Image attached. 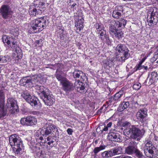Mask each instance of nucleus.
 <instances>
[{
	"label": "nucleus",
	"instance_id": "nucleus-51",
	"mask_svg": "<svg viewBox=\"0 0 158 158\" xmlns=\"http://www.w3.org/2000/svg\"><path fill=\"white\" fill-rule=\"evenodd\" d=\"M67 131L69 135H72L73 131V130L71 128H68L67 130Z\"/></svg>",
	"mask_w": 158,
	"mask_h": 158
},
{
	"label": "nucleus",
	"instance_id": "nucleus-20",
	"mask_svg": "<svg viewBox=\"0 0 158 158\" xmlns=\"http://www.w3.org/2000/svg\"><path fill=\"white\" fill-rule=\"evenodd\" d=\"M116 24V21L115 20H111L110 22V26L109 27V30L110 33L112 35H114L118 30L116 28L117 26Z\"/></svg>",
	"mask_w": 158,
	"mask_h": 158
},
{
	"label": "nucleus",
	"instance_id": "nucleus-25",
	"mask_svg": "<svg viewBox=\"0 0 158 158\" xmlns=\"http://www.w3.org/2000/svg\"><path fill=\"white\" fill-rule=\"evenodd\" d=\"M100 34L99 38L100 39L104 41L105 39L106 40V41L107 42H108L109 40V37L108 35L106 34V32L105 30H103L101 32L98 33Z\"/></svg>",
	"mask_w": 158,
	"mask_h": 158
},
{
	"label": "nucleus",
	"instance_id": "nucleus-55",
	"mask_svg": "<svg viewBox=\"0 0 158 158\" xmlns=\"http://www.w3.org/2000/svg\"><path fill=\"white\" fill-rule=\"evenodd\" d=\"M42 42L41 40H37L35 41V43L37 44L39 46H41L42 45L41 42Z\"/></svg>",
	"mask_w": 158,
	"mask_h": 158
},
{
	"label": "nucleus",
	"instance_id": "nucleus-22",
	"mask_svg": "<svg viewBox=\"0 0 158 158\" xmlns=\"http://www.w3.org/2000/svg\"><path fill=\"white\" fill-rule=\"evenodd\" d=\"M29 12L30 15L32 17L40 15L42 13V10H40L39 8L31 7L29 8Z\"/></svg>",
	"mask_w": 158,
	"mask_h": 158
},
{
	"label": "nucleus",
	"instance_id": "nucleus-29",
	"mask_svg": "<svg viewBox=\"0 0 158 158\" xmlns=\"http://www.w3.org/2000/svg\"><path fill=\"white\" fill-rule=\"evenodd\" d=\"M105 148L106 146L104 145H100L99 147L95 148L93 150L94 155L95 156H96L98 152L100 151L105 149Z\"/></svg>",
	"mask_w": 158,
	"mask_h": 158
},
{
	"label": "nucleus",
	"instance_id": "nucleus-24",
	"mask_svg": "<svg viewBox=\"0 0 158 158\" xmlns=\"http://www.w3.org/2000/svg\"><path fill=\"white\" fill-rule=\"evenodd\" d=\"M62 72L60 71L58 69H57L55 74V77L58 81H60V84L63 82V81H63L67 79L62 75Z\"/></svg>",
	"mask_w": 158,
	"mask_h": 158
},
{
	"label": "nucleus",
	"instance_id": "nucleus-16",
	"mask_svg": "<svg viewBox=\"0 0 158 158\" xmlns=\"http://www.w3.org/2000/svg\"><path fill=\"white\" fill-rule=\"evenodd\" d=\"M20 82L22 85L26 87L33 86V81L29 77H24L20 80Z\"/></svg>",
	"mask_w": 158,
	"mask_h": 158
},
{
	"label": "nucleus",
	"instance_id": "nucleus-35",
	"mask_svg": "<svg viewBox=\"0 0 158 158\" xmlns=\"http://www.w3.org/2000/svg\"><path fill=\"white\" fill-rule=\"evenodd\" d=\"M123 95V92L122 91H119L114 95L113 99L115 101L118 100Z\"/></svg>",
	"mask_w": 158,
	"mask_h": 158
},
{
	"label": "nucleus",
	"instance_id": "nucleus-4",
	"mask_svg": "<svg viewBox=\"0 0 158 158\" xmlns=\"http://www.w3.org/2000/svg\"><path fill=\"white\" fill-rule=\"evenodd\" d=\"M115 50L119 53V56L117 58L119 61L124 62L129 57V50L125 45L121 44H118L116 47Z\"/></svg>",
	"mask_w": 158,
	"mask_h": 158
},
{
	"label": "nucleus",
	"instance_id": "nucleus-15",
	"mask_svg": "<svg viewBox=\"0 0 158 158\" xmlns=\"http://www.w3.org/2000/svg\"><path fill=\"white\" fill-rule=\"evenodd\" d=\"M132 135H131V137L133 139L132 140L135 139L138 137H141L144 134V131L143 130H140L134 126H132V129H131Z\"/></svg>",
	"mask_w": 158,
	"mask_h": 158
},
{
	"label": "nucleus",
	"instance_id": "nucleus-62",
	"mask_svg": "<svg viewBox=\"0 0 158 158\" xmlns=\"http://www.w3.org/2000/svg\"><path fill=\"white\" fill-rule=\"evenodd\" d=\"M143 68L144 69L146 70H147L148 69V67L147 66L143 65Z\"/></svg>",
	"mask_w": 158,
	"mask_h": 158
},
{
	"label": "nucleus",
	"instance_id": "nucleus-6",
	"mask_svg": "<svg viewBox=\"0 0 158 158\" xmlns=\"http://www.w3.org/2000/svg\"><path fill=\"white\" fill-rule=\"evenodd\" d=\"M157 10L156 8L151 9L148 12L147 18V22L150 26L156 25L158 22V17L157 15Z\"/></svg>",
	"mask_w": 158,
	"mask_h": 158
},
{
	"label": "nucleus",
	"instance_id": "nucleus-33",
	"mask_svg": "<svg viewBox=\"0 0 158 158\" xmlns=\"http://www.w3.org/2000/svg\"><path fill=\"white\" fill-rule=\"evenodd\" d=\"M115 37L118 40L121 39L123 37V33L121 30H118L114 34Z\"/></svg>",
	"mask_w": 158,
	"mask_h": 158
},
{
	"label": "nucleus",
	"instance_id": "nucleus-34",
	"mask_svg": "<svg viewBox=\"0 0 158 158\" xmlns=\"http://www.w3.org/2000/svg\"><path fill=\"white\" fill-rule=\"evenodd\" d=\"M83 23L81 19H80L78 20L75 24V27L77 28V29H78L79 31H81L83 27Z\"/></svg>",
	"mask_w": 158,
	"mask_h": 158
},
{
	"label": "nucleus",
	"instance_id": "nucleus-1",
	"mask_svg": "<svg viewBox=\"0 0 158 158\" xmlns=\"http://www.w3.org/2000/svg\"><path fill=\"white\" fill-rule=\"evenodd\" d=\"M61 83L63 87V90L66 92L71 91L73 90L74 87L77 91L81 94H84L86 92L87 90L85 89L82 82H76L73 86V83L69 81L67 79L63 81Z\"/></svg>",
	"mask_w": 158,
	"mask_h": 158
},
{
	"label": "nucleus",
	"instance_id": "nucleus-26",
	"mask_svg": "<svg viewBox=\"0 0 158 158\" xmlns=\"http://www.w3.org/2000/svg\"><path fill=\"white\" fill-rule=\"evenodd\" d=\"M151 76L149 79V84H151L154 82L156 79L157 80L158 79H157L158 76L157 72L155 71L152 72L151 73Z\"/></svg>",
	"mask_w": 158,
	"mask_h": 158
},
{
	"label": "nucleus",
	"instance_id": "nucleus-56",
	"mask_svg": "<svg viewBox=\"0 0 158 158\" xmlns=\"http://www.w3.org/2000/svg\"><path fill=\"white\" fill-rule=\"evenodd\" d=\"M148 56V55L147 56H145L139 62L143 63L145 61V60L147 58Z\"/></svg>",
	"mask_w": 158,
	"mask_h": 158
},
{
	"label": "nucleus",
	"instance_id": "nucleus-43",
	"mask_svg": "<svg viewBox=\"0 0 158 158\" xmlns=\"http://www.w3.org/2000/svg\"><path fill=\"white\" fill-rule=\"evenodd\" d=\"M7 109H0V118L6 115L7 113Z\"/></svg>",
	"mask_w": 158,
	"mask_h": 158
},
{
	"label": "nucleus",
	"instance_id": "nucleus-52",
	"mask_svg": "<svg viewBox=\"0 0 158 158\" xmlns=\"http://www.w3.org/2000/svg\"><path fill=\"white\" fill-rule=\"evenodd\" d=\"M37 132H38V131ZM38 135H37H37H36V134H35L36 136L37 137H38L39 138H37L38 139H40L41 140H42V139H43V138L42 137V136L43 135L42 134H41L40 132H39V133L38 134Z\"/></svg>",
	"mask_w": 158,
	"mask_h": 158
},
{
	"label": "nucleus",
	"instance_id": "nucleus-32",
	"mask_svg": "<svg viewBox=\"0 0 158 158\" xmlns=\"http://www.w3.org/2000/svg\"><path fill=\"white\" fill-rule=\"evenodd\" d=\"M10 60V57L8 55L0 56V63H6Z\"/></svg>",
	"mask_w": 158,
	"mask_h": 158
},
{
	"label": "nucleus",
	"instance_id": "nucleus-64",
	"mask_svg": "<svg viewBox=\"0 0 158 158\" xmlns=\"http://www.w3.org/2000/svg\"><path fill=\"white\" fill-rule=\"evenodd\" d=\"M38 114V112L36 111L35 112H32V113L31 114Z\"/></svg>",
	"mask_w": 158,
	"mask_h": 158
},
{
	"label": "nucleus",
	"instance_id": "nucleus-9",
	"mask_svg": "<svg viewBox=\"0 0 158 158\" xmlns=\"http://www.w3.org/2000/svg\"><path fill=\"white\" fill-rule=\"evenodd\" d=\"M12 11L10 6L7 5H3L0 8V15L4 19H8L10 18Z\"/></svg>",
	"mask_w": 158,
	"mask_h": 158
},
{
	"label": "nucleus",
	"instance_id": "nucleus-2",
	"mask_svg": "<svg viewBox=\"0 0 158 158\" xmlns=\"http://www.w3.org/2000/svg\"><path fill=\"white\" fill-rule=\"evenodd\" d=\"M47 18L45 16L41 17L33 20L31 27L34 33H38L43 30L47 26Z\"/></svg>",
	"mask_w": 158,
	"mask_h": 158
},
{
	"label": "nucleus",
	"instance_id": "nucleus-38",
	"mask_svg": "<svg viewBox=\"0 0 158 158\" xmlns=\"http://www.w3.org/2000/svg\"><path fill=\"white\" fill-rule=\"evenodd\" d=\"M95 26L97 31L99 32L102 31L103 30H104L103 29V26L101 23H96Z\"/></svg>",
	"mask_w": 158,
	"mask_h": 158
},
{
	"label": "nucleus",
	"instance_id": "nucleus-40",
	"mask_svg": "<svg viewBox=\"0 0 158 158\" xmlns=\"http://www.w3.org/2000/svg\"><path fill=\"white\" fill-rule=\"evenodd\" d=\"M134 153H135L136 156L138 158H139L142 155H143L142 152H141L137 148V146H136L135 149Z\"/></svg>",
	"mask_w": 158,
	"mask_h": 158
},
{
	"label": "nucleus",
	"instance_id": "nucleus-50",
	"mask_svg": "<svg viewBox=\"0 0 158 158\" xmlns=\"http://www.w3.org/2000/svg\"><path fill=\"white\" fill-rule=\"evenodd\" d=\"M58 36H59L60 37V40H63L66 37V36L64 33V32L62 34L59 35Z\"/></svg>",
	"mask_w": 158,
	"mask_h": 158
},
{
	"label": "nucleus",
	"instance_id": "nucleus-48",
	"mask_svg": "<svg viewBox=\"0 0 158 158\" xmlns=\"http://www.w3.org/2000/svg\"><path fill=\"white\" fill-rule=\"evenodd\" d=\"M158 58V56L154 54V56L152 57L150 61L152 63H153L154 61H155Z\"/></svg>",
	"mask_w": 158,
	"mask_h": 158
},
{
	"label": "nucleus",
	"instance_id": "nucleus-41",
	"mask_svg": "<svg viewBox=\"0 0 158 158\" xmlns=\"http://www.w3.org/2000/svg\"><path fill=\"white\" fill-rule=\"evenodd\" d=\"M142 63L139 62V63L136 65L134 69L136 71L137 70H140L142 69L143 68V66L142 65Z\"/></svg>",
	"mask_w": 158,
	"mask_h": 158
},
{
	"label": "nucleus",
	"instance_id": "nucleus-7",
	"mask_svg": "<svg viewBox=\"0 0 158 158\" xmlns=\"http://www.w3.org/2000/svg\"><path fill=\"white\" fill-rule=\"evenodd\" d=\"M52 131L53 132L58 131L57 129L56 128V126L52 124H47L45 127L42 128L40 130L38 131V132L36 133V135L37 136L38 134L40 132L43 136H47Z\"/></svg>",
	"mask_w": 158,
	"mask_h": 158
},
{
	"label": "nucleus",
	"instance_id": "nucleus-21",
	"mask_svg": "<svg viewBox=\"0 0 158 158\" xmlns=\"http://www.w3.org/2000/svg\"><path fill=\"white\" fill-rule=\"evenodd\" d=\"M141 112H138L136 114V117L142 123L144 121V116L143 114L145 115L147 114V109H140Z\"/></svg>",
	"mask_w": 158,
	"mask_h": 158
},
{
	"label": "nucleus",
	"instance_id": "nucleus-11",
	"mask_svg": "<svg viewBox=\"0 0 158 158\" xmlns=\"http://www.w3.org/2000/svg\"><path fill=\"white\" fill-rule=\"evenodd\" d=\"M37 120L35 118L31 116H27L26 118H22L20 120L21 123L23 125L27 126L33 125L36 124Z\"/></svg>",
	"mask_w": 158,
	"mask_h": 158
},
{
	"label": "nucleus",
	"instance_id": "nucleus-58",
	"mask_svg": "<svg viewBox=\"0 0 158 158\" xmlns=\"http://www.w3.org/2000/svg\"><path fill=\"white\" fill-rule=\"evenodd\" d=\"M112 123L111 122H109L106 125V127L109 128L111 127L112 125Z\"/></svg>",
	"mask_w": 158,
	"mask_h": 158
},
{
	"label": "nucleus",
	"instance_id": "nucleus-54",
	"mask_svg": "<svg viewBox=\"0 0 158 158\" xmlns=\"http://www.w3.org/2000/svg\"><path fill=\"white\" fill-rule=\"evenodd\" d=\"M26 110V109H21L20 112H21V113L22 114H28V112Z\"/></svg>",
	"mask_w": 158,
	"mask_h": 158
},
{
	"label": "nucleus",
	"instance_id": "nucleus-12",
	"mask_svg": "<svg viewBox=\"0 0 158 158\" xmlns=\"http://www.w3.org/2000/svg\"><path fill=\"white\" fill-rule=\"evenodd\" d=\"M45 104L48 106L52 105L54 103L55 99L53 96L50 95L49 92L40 98Z\"/></svg>",
	"mask_w": 158,
	"mask_h": 158
},
{
	"label": "nucleus",
	"instance_id": "nucleus-19",
	"mask_svg": "<svg viewBox=\"0 0 158 158\" xmlns=\"http://www.w3.org/2000/svg\"><path fill=\"white\" fill-rule=\"evenodd\" d=\"M6 106L7 109L11 108H12L13 109H18L19 108L16 101L12 98L7 100Z\"/></svg>",
	"mask_w": 158,
	"mask_h": 158
},
{
	"label": "nucleus",
	"instance_id": "nucleus-61",
	"mask_svg": "<svg viewBox=\"0 0 158 158\" xmlns=\"http://www.w3.org/2000/svg\"><path fill=\"white\" fill-rule=\"evenodd\" d=\"M108 130V127H107L106 126L102 130V131H107Z\"/></svg>",
	"mask_w": 158,
	"mask_h": 158
},
{
	"label": "nucleus",
	"instance_id": "nucleus-13",
	"mask_svg": "<svg viewBox=\"0 0 158 158\" xmlns=\"http://www.w3.org/2000/svg\"><path fill=\"white\" fill-rule=\"evenodd\" d=\"M45 104L48 106L52 105L54 103L55 99L53 96L50 95L49 92L40 98Z\"/></svg>",
	"mask_w": 158,
	"mask_h": 158
},
{
	"label": "nucleus",
	"instance_id": "nucleus-27",
	"mask_svg": "<svg viewBox=\"0 0 158 158\" xmlns=\"http://www.w3.org/2000/svg\"><path fill=\"white\" fill-rule=\"evenodd\" d=\"M113 156L121 154L122 152V148L121 146H118L111 149Z\"/></svg>",
	"mask_w": 158,
	"mask_h": 158
},
{
	"label": "nucleus",
	"instance_id": "nucleus-10",
	"mask_svg": "<svg viewBox=\"0 0 158 158\" xmlns=\"http://www.w3.org/2000/svg\"><path fill=\"white\" fill-rule=\"evenodd\" d=\"M21 95L24 99L32 106H35L37 105V98L35 97L31 96L27 91L23 92Z\"/></svg>",
	"mask_w": 158,
	"mask_h": 158
},
{
	"label": "nucleus",
	"instance_id": "nucleus-14",
	"mask_svg": "<svg viewBox=\"0 0 158 158\" xmlns=\"http://www.w3.org/2000/svg\"><path fill=\"white\" fill-rule=\"evenodd\" d=\"M137 144L135 140H131L129 143L128 146L125 148V153L128 155L134 154Z\"/></svg>",
	"mask_w": 158,
	"mask_h": 158
},
{
	"label": "nucleus",
	"instance_id": "nucleus-17",
	"mask_svg": "<svg viewBox=\"0 0 158 158\" xmlns=\"http://www.w3.org/2000/svg\"><path fill=\"white\" fill-rule=\"evenodd\" d=\"M121 138L119 133L111 132L108 135V139L111 141L118 142L121 141Z\"/></svg>",
	"mask_w": 158,
	"mask_h": 158
},
{
	"label": "nucleus",
	"instance_id": "nucleus-36",
	"mask_svg": "<svg viewBox=\"0 0 158 158\" xmlns=\"http://www.w3.org/2000/svg\"><path fill=\"white\" fill-rule=\"evenodd\" d=\"M129 105L128 102H123L119 105V109H127Z\"/></svg>",
	"mask_w": 158,
	"mask_h": 158
},
{
	"label": "nucleus",
	"instance_id": "nucleus-44",
	"mask_svg": "<svg viewBox=\"0 0 158 158\" xmlns=\"http://www.w3.org/2000/svg\"><path fill=\"white\" fill-rule=\"evenodd\" d=\"M123 6H118L115 8L114 10H117L118 12H123Z\"/></svg>",
	"mask_w": 158,
	"mask_h": 158
},
{
	"label": "nucleus",
	"instance_id": "nucleus-53",
	"mask_svg": "<svg viewBox=\"0 0 158 158\" xmlns=\"http://www.w3.org/2000/svg\"><path fill=\"white\" fill-rule=\"evenodd\" d=\"M56 32L57 35V36H58L59 35L62 34L64 32V30H61V31H56Z\"/></svg>",
	"mask_w": 158,
	"mask_h": 158
},
{
	"label": "nucleus",
	"instance_id": "nucleus-60",
	"mask_svg": "<svg viewBox=\"0 0 158 158\" xmlns=\"http://www.w3.org/2000/svg\"><path fill=\"white\" fill-rule=\"evenodd\" d=\"M54 142V141L53 140H51V141H49L48 142V144L49 145H50L51 143H53Z\"/></svg>",
	"mask_w": 158,
	"mask_h": 158
},
{
	"label": "nucleus",
	"instance_id": "nucleus-63",
	"mask_svg": "<svg viewBox=\"0 0 158 158\" xmlns=\"http://www.w3.org/2000/svg\"><path fill=\"white\" fill-rule=\"evenodd\" d=\"M76 5V4L75 3H73V4L71 5V7H74Z\"/></svg>",
	"mask_w": 158,
	"mask_h": 158
},
{
	"label": "nucleus",
	"instance_id": "nucleus-39",
	"mask_svg": "<svg viewBox=\"0 0 158 158\" xmlns=\"http://www.w3.org/2000/svg\"><path fill=\"white\" fill-rule=\"evenodd\" d=\"M73 76L74 78H79L82 74H83V72L81 71H76L73 73Z\"/></svg>",
	"mask_w": 158,
	"mask_h": 158
},
{
	"label": "nucleus",
	"instance_id": "nucleus-47",
	"mask_svg": "<svg viewBox=\"0 0 158 158\" xmlns=\"http://www.w3.org/2000/svg\"><path fill=\"white\" fill-rule=\"evenodd\" d=\"M113 61V60H108L106 64H107V65L109 66V67H111L113 66L114 64V62Z\"/></svg>",
	"mask_w": 158,
	"mask_h": 158
},
{
	"label": "nucleus",
	"instance_id": "nucleus-8",
	"mask_svg": "<svg viewBox=\"0 0 158 158\" xmlns=\"http://www.w3.org/2000/svg\"><path fill=\"white\" fill-rule=\"evenodd\" d=\"M144 143L145 144L143 149L145 155L148 157H152L153 156L154 152L156 150L155 147L153 145L151 141L146 140Z\"/></svg>",
	"mask_w": 158,
	"mask_h": 158
},
{
	"label": "nucleus",
	"instance_id": "nucleus-30",
	"mask_svg": "<svg viewBox=\"0 0 158 158\" xmlns=\"http://www.w3.org/2000/svg\"><path fill=\"white\" fill-rule=\"evenodd\" d=\"M102 156L103 158H107L113 156L111 150L109 151H105L102 153Z\"/></svg>",
	"mask_w": 158,
	"mask_h": 158
},
{
	"label": "nucleus",
	"instance_id": "nucleus-59",
	"mask_svg": "<svg viewBox=\"0 0 158 158\" xmlns=\"http://www.w3.org/2000/svg\"><path fill=\"white\" fill-rule=\"evenodd\" d=\"M156 48V52H154V54L158 56V48Z\"/></svg>",
	"mask_w": 158,
	"mask_h": 158
},
{
	"label": "nucleus",
	"instance_id": "nucleus-5",
	"mask_svg": "<svg viewBox=\"0 0 158 158\" xmlns=\"http://www.w3.org/2000/svg\"><path fill=\"white\" fill-rule=\"evenodd\" d=\"M2 39L3 42L11 47L14 51H16L19 48L18 44L17 36L8 37L6 35H4L2 36Z\"/></svg>",
	"mask_w": 158,
	"mask_h": 158
},
{
	"label": "nucleus",
	"instance_id": "nucleus-18",
	"mask_svg": "<svg viewBox=\"0 0 158 158\" xmlns=\"http://www.w3.org/2000/svg\"><path fill=\"white\" fill-rule=\"evenodd\" d=\"M35 89L40 98L48 92V89L43 85H37Z\"/></svg>",
	"mask_w": 158,
	"mask_h": 158
},
{
	"label": "nucleus",
	"instance_id": "nucleus-28",
	"mask_svg": "<svg viewBox=\"0 0 158 158\" xmlns=\"http://www.w3.org/2000/svg\"><path fill=\"white\" fill-rule=\"evenodd\" d=\"M127 23L126 20L121 19L118 21L116 22V24L118 27H124Z\"/></svg>",
	"mask_w": 158,
	"mask_h": 158
},
{
	"label": "nucleus",
	"instance_id": "nucleus-45",
	"mask_svg": "<svg viewBox=\"0 0 158 158\" xmlns=\"http://www.w3.org/2000/svg\"><path fill=\"white\" fill-rule=\"evenodd\" d=\"M132 129V126L130 128H127L124 130V132H125L127 135H129L130 133H131L132 131L131 129Z\"/></svg>",
	"mask_w": 158,
	"mask_h": 158
},
{
	"label": "nucleus",
	"instance_id": "nucleus-42",
	"mask_svg": "<svg viewBox=\"0 0 158 158\" xmlns=\"http://www.w3.org/2000/svg\"><path fill=\"white\" fill-rule=\"evenodd\" d=\"M141 87V84L139 82H136L133 85V88L134 89L136 90H138Z\"/></svg>",
	"mask_w": 158,
	"mask_h": 158
},
{
	"label": "nucleus",
	"instance_id": "nucleus-23",
	"mask_svg": "<svg viewBox=\"0 0 158 158\" xmlns=\"http://www.w3.org/2000/svg\"><path fill=\"white\" fill-rule=\"evenodd\" d=\"M4 89L0 90V109H4L5 107V96Z\"/></svg>",
	"mask_w": 158,
	"mask_h": 158
},
{
	"label": "nucleus",
	"instance_id": "nucleus-3",
	"mask_svg": "<svg viewBox=\"0 0 158 158\" xmlns=\"http://www.w3.org/2000/svg\"><path fill=\"white\" fill-rule=\"evenodd\" d=\"M10 145L13 147V150L16 154H18L23 148V141L18 135L15 134L11 135L9 138Z\"/></svg>",
	"mask_w": 158,
	"mask_h": 158
},
{
	"label": "nucleus",
	"instance_id": "nucleus-31",
	"mask_svg": "<svg viewBox=\"0 0 158 158\" xmlns=\"http://www.w3.org/2000/svg\"><path fill=\"white\" fill-rule=\"evenodd\" d=\"M41 77V75L40 74H38L34 75L30 77L31 79H32L33 81V83H35L37 82Z\"/></svg>",
	"mask_w": 158,
	"mask_h": 158
},
{
	"label": "nucleus",
	"instance_id": "nucleus-46",
	"mask_svg": "<svg viewBox=\"0 0 158 158\" xmlns=\"http://www.w3.org/2000/svg\"><path fill=\"white\" fill-rule=\"evenodd\" d=\"M19 112V109H10V112L12 114H15Z\"/></svg>",
	"mask_w": 158,
	"mask_h": 158
},
{
	"label": "nucleus",
	"instance_id": "nucleus-49",
	"mask_svg": "<svg viewBox=\"0 0 158 158\" xmlns=\"http://www.w3.org/2000/svg\"><path fill=\"white\" fill-rule=\"evenodd\" d=\"M56 30V31L63 30H64V28L61 25H60L57 26Z\"/></svg>",
	"mask_w": 158,
	"mask_h": 158
},
{
	"label": "nucleus",
	"instance_id": "nucleus-37",
	"mask_svg": "<svg viewBox=\"0 0 158 158\" xmlns=\"http://www.w3.org/2000/svg\"><path fill=\"white\" fill-rule=\"evenodd\" d=\"M121 15L120 12L114 10L113 12L112 16L114 18L118 19L119 17L121 16Z\"/></svg>",
	"mask_w": 158,
	"mask_h": 158
},
{
	"label": "nucleus",
	"instance_id": "nucleus-57",
	"mask_svg": "<svg viewBox=\"0 0 158 158\" xmlns=\"http://www.w3.org/2000/svg\"><path fill=\"white\" fill-rule=\"evenodd\" d=\"M121 158H132L130 156H129L125 155H121Z\"/></svg>",
	"mask_w": 158,
	"mask_h": 158
}]
</instances>
